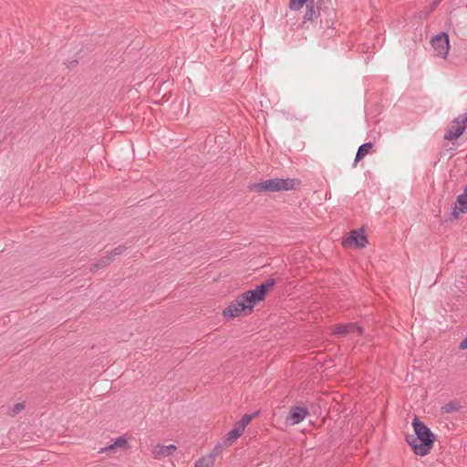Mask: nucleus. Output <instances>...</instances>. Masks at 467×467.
I'll use <instances>...</instances> for the list:
<instances>
[{"label": "nucleus", "mask_w": 467, "mask_h": 467, "mask_svg": "<svg viewBox=\"0 0 467 467\" xmlns=\"http://www.w3.org/2000/svg\"><path fill=\"white\" fill-rule=\"evenodd\" d=\"M113 262L112 254H107L105 256L101 257L96 264L92 265L90 270L92 272L97 271L100 268H103Z\"/></svg>", "instance_id": "16"}, {"label": "nucleus", "mask_w": 467, "mask_h": 467, "mask_svg": "<svg viewBox=\"0 0 467 467\" xmlns=\"http://www.w3.org/2000/svg\"><path fill=\"white\" fill-rule=\"evenodd\" d=\"M126 249L127 247L125 245H119L109 254H112V258L114 259V256L123 254L126 251Z\"/></svg>", "instance_id": "23"}, {"label": "nucleus", "mask_w": 467, "mask_h": 467, "mask_svg": "<svg viewBox=\"0 0 467 467\" xmlns=\"http://www.w3.org/2000/svg\"><path fill=\"white\" fill-rule=\"evenodd\" d=\"M118 448H122L124 450L130 449V445L129 444L125 436H119V437L116 438L111 444H109L104 448H101L99 450V453L113 452Z\"/></svg>", "instance_id": "10"}, {"label": "nucleus", "mask_w": 467, "mask_h": 467, "mask_svg": "<svg viewBox=\"0 0 467 467\" xmlns=\"http://www.w3.org/2000/svg\"><path fill=\"white\" fill-rule=\"evenodd\" d=\"M442 0H433L432 3L430 5L429 8V12H432L433 10L436 9V7L438 6V5L441 2Z\"/></svg>", "instance_id": "25"}, {"label": "nucleus", "mask_w": 467, "mask_h": 467, "mask_svg": "<svg viewBox=\"0 0 467 467\" xmlns=\"http://www.w3.org/2000/svg\"><path fill=\"white\" fill-rule=\"evenodd\" d=\"M78 64V60L69 61L67 67L73 68Z\"/></svg>", "instance_id": "28"}, {"label": "nucleus", "mask_w": 467, "mask_h": 467, "mask_svg": "<svg viewBox=\"0 0 467 467\" xmlns=\"http://www.w3.org/2000/svg\"><path fill=\"white\" fill-rule=\"evenodd\" d=\"M213 464L212 456H203L195 462L194 467H212Z\"/></svg>", "instance_id": "19"}, {"label": "nucleus", "mask_w": 467, "mask_h": 467, "mask_svg": "<svg viewBox=\"0 0 467 467\" xmlns=\"http://www.w3.org/2000/svg\"><path fill=\"white\" fill-rule=\"evenodd\" d=\"M260 411L259 410H256L254 411V413L252 414H244L242 419L240 420H238L237 422L239 423V425H241L242 427H244V429H245V427L250 423V421L257 417L259 415Z\"/></svg>", "instance_id": "18"}, {"label": "nucleus", "mask_w": 467, "mask_h": 467, "mask_svg": "<svg viewBox=\"0 0 467 467\" xmlns=\"http://www.w3.org/2000/svg\"><path fill=\"white\" fill-rule=\"evenodd\" d=\"M176 450L177 447L173 444L167 446L158 444L154 447L152 452L154 454V458L161 459V457L171 455Z\"/></svg>", "instance_id": "12"}, {"label": "nucleus", "mask_w": 467, "mask_h": 467, "mask_svg": "<svg viewBox=\"0 0 467 467\" xmlns=\"http://www.w3.org/2000/svg\"><path fill=\"white\" fill-rule=\"evenodd\" d=\"M411 425L414 434H406L405 441L416 455L429 454L433 447L436 435L418 417L412 420Z\"/></svg>", "instance_id": "2"}, {"label": "nucleus", "mask_w": 467, "mask_h": 467, "mask_svg": "<svg viewBox=\"0 0 467 467\" xmlns=\"http://www.w3.org/2000/svg\"><path fill=\"white\" fill-rule=\"evenodd\" d=\"M460 213H467V198H465L462 194L457 196L452 211L450 213V219H458ZM447 220H449V218H446V221Z\"/></svg>", "instance_id": "9"}, {"label": "nucleus", "mask_w": 467, "mask_h": 467, "mask_svg": "<svg viewBox=\"0 0 467 467\" xmlns=\"http://www.w3.org/2000/svg\"><path fill=\"white\" fill-rule=\"evenodd\" d=\"M318 17L320 18V25L323 27L329 28L334 25V23L336 21V10L332 6L330 8L327 9L326 11L324 10V12H321V13H317L316 11V16H314V21L316 19H317Z\"/></svg>", "instance_id": "8"}, {"label": "nucleus", "mask_w": 467, "mask_h": 467, "mask_svg": "<svg viewBox=\"0 0 467 467\" xmlns=\"http://www.w3.org/2000/svg\"><path fill=\"white\" fill-rule=\"evenodd\" d=\"M367 244L368 238L363 228L350 231L348 234L342 239V245L344 247L355 245L357 248H363Z\"/></svg>", "instance_id": "4"}, {"label": "nucleus", "mask_w": 467, "mask_h": 467, "mask_svg": "<svg viewBox=\"0 0 467 467\" xmlns=\"http://www.w3.org/2000/svg\"><path fill=\"white\" fill-rule=\"evenodd\" d=\"M275 284L276 280L275 278H268L256 285L255 288L247 290L239 295L223 310V317L234 318L240 317L243 313L245 316L251 314L254 306L265 300L266 295Z\"/></svg>", "instance_id": "1"}, {"label": "nucleus", "mask_w": 467, "mask_h": 467, "mask_svg": "<svg viewBox=\"0 0 467 467\" xmlns=\"http://www.w3.org/2000/svg\"><path fill=\"white\" fill-rule=\"evenodd\" d=\"M464 130H465L464 125H456L453 123V125L450 129H448V130L446 131V133L444 135V139L447 140H456L462 135Z\"/></svg>", "instance_id": "13"}, {"label": "nucleus", "mask_w": 467, "mask_h": 467, "mask_svg": "<svg viewBox=\"0 0 467 467\" xmlns=\"http://www.w3.org/2000/svg\"><path fill=\"white\" fill-rule=\"evenodd\" d=\"M315 4L317 6L315 9L317 13L324 12V10L326 11L327 9L332 7L331 0H317Z\"/></svg>", "instance_id": "20"}, {"label": "nucleus", "mask_w": 467, "mask_h": 467, "mask_svg": "<svg viewBox=\"0 0 467 467\" xmlns=\"http://www.w3.org/2000/svg\"><path fill=\"white\" fill-rule=\"evenodd\" d=\"M306 5V12L305 15V20L314 21L316 16L315 1L314 0H290L289 7L292 10H299L304 5Z\"/></svg>", "instance_id": "7"}, {"label": "nucleus", "mask_w": 467, "mask_h": 467, "mask_svg": "<svg viewBox=\"0 0 467 467\" xmlns=\"http://www.w3.org/2000/svg\"><path fill=\"white\" fill-rule=\"evenodd\" d=\"M461 408H462V406H461L460 402L456 400H452L449 401L448 403H446L445 405H443L441 408V413H453V412L459 411Z\"/></svg>", "instance_id": "17"}, {"label": "nucleus", "mask_w": 467, "mask_h": 467, "mask_svg": "<svg viewBox=\"0 0 467 467\" xmlns=\"http://www.w3.org/2000/svg\"><path fill=\"white\" fill-rule=\"evenodd\" d=\"M453 123L456 125H464L467 123V113L462 114L458 116L454 120Z\"/></svg>", "instance_id": "22"}, {"label": "nucleus", "mask_w": 467, "mask_h": 467, "mask_svg": "<svg viewBox=\"0 0 467 467\" xmlns=\"http://www.w3.org/2000/svg\"><path fill=\"white\" fill-rule=\"evenodd\" d=\"M224 447H225L224 443L223 444H221V443L216 444L214 446V448L213 449V451L207 456H212V459L214 462L215 457L222 453Z\"/></svg>", "instance_id": "21"}, {"label": "nucleus", "mask_w": 467, "mask_h": 467, "mask_svg": "<svg viewBox=\"0 0 467 467\" xmlns=\"http://www.w3.org/2000/svg\"><path fill=\"white\" fill-rule=\"evenodd\" d=\"M309 415L308 408L306 406H292L285 418V422L290 425H296L303 421Z\"/></svg>", "instance_id": "6"}, {"label": "nucleus", "mask_w": 467, "mask_h": 467, "mask_svg": "<svg viewBox=\"0 0 467 467\" xmlns=\"http://www.w3.org/2000/svg\"><path fill=\"white\" fill-rule=\"evenodd\" d=\"M465 198H467V185L465 186L463 192L462 193Z\"/></svg>", "instance_id": "29"}, {"label": "nucleus", "mask_w": 467, "mask_h": 467, "mask_svg": "<svg viewBox=\"0 0 467 467\" xmlns=\"http://www.w3.org/2000/svg\"><path fill=\"white\" fill-rule=\"evenodd\" d=\"M301 184L299 179H281L274 178L268 179L260 182H254L248 186L251 192H280L291 191L296 189Z\"/></svg>", "instance_id": "3"}, {"label": "nucleus", "mask_w": 467, "mask_h": 467, "mask_svg": "<svg viewBox=\"0 0 467 467\" xmlns=\"http://www.w3.org/2000/svg\"><path fill=\"white\" fill-rule=\"evenodd\" d=\"M363 327L361 326H358L357 323H355V327H353V333L357 332L358 335H362L363 334Z\"/></svg>", "instance_id": "26"}, {"label": "nucleus", "mask_w": 467, "mask_h": 467, "mask_svg": "<svg viewBox=\"0 0 467 467\" xmlns=\"http://www.w3.org/2000/svg\"><path fill=\"white\" fill-rule=\"evenodd\" d=\"M353 327H355V323L337 324L333 329V334L340 337H346L348 334L353 333Z\"/></svg>", "instance_id": "14"}, {"label": "nucleus", "mask_w": 467, "mask_h": 467, "mask_svg": "<svg viewBox=\"0 0 467 467\" xmlns=\"http://www.w3.org/2000/svg\"><path fill=\"white\" fill-rule=\"evenodd\" d=\"M460 348H462V349L467 348V337L460 343Z\"/></svg>", "instance_id": "27"}, {"label": "nucleus", "mask_w": 467, "mask_h": 467, "mask_svg": "<svg viewBox=\"0 0 467 467\" xmlns=\"http://www.w3.org/2000/svg\"><path fill=\"white\" fill-rule=\"evenodd\" d=\"M374 144L372 142H366L360 145L356 153L355 161L353 165L356 166L358 161H360L373 148Z\"/></svg>", "instance_id": "15"}, {"label": "nucleus", "mask_w": 467, "mask_h": 467, "mask_svg": "<svg viewBox=\"0 0 467 467\" xmlns=\"http://www.w3.org/2000/svg\"><path fill=\"white\" fill-rule=\"evenodd\" d=\"M25 408V403L24 402H21V403H16L13 408H12V411L14 414H17L19 413L23 409Z\"/></svg>", "instance_id": "24"}, {"label": "nucleus", "mask_w": 467, "mask_h": 467, "mask_svg": "<svg viewBox=\"0 0 467 467\" xmlns=\"http://www.w3.org/2000/svg\"><path fill=\"white\" fill-rule=\"evenodd\" d=\"M431 44L435 51V56L446 58L450 49L449 35L445 32L434 36Z\"/></svg>", "instance_id": "5"}, {"label": "nucleus", "mask_w": 467, "mask_h": 467, "mask_svg": "<svg viewBox=\"0 0 467 467\" xmlns=\"http://www.w3.org/2000/svg\"><path fill=\"white\" fill-rule=\"evenodd\" d=\"M244 429L236 421L234 428L226 434L223 440L225 447H229L232 443L237 440L244 433Z\"/></svg>", "instance_id": "11"}]
</instances>
